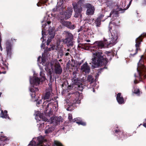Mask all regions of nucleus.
Wrapping results in <instances>:
<instances>
[{"label": "nucleus", "mask_w": 146, "mask_h": 146, "mask_svg": "<svg viewBox=\"0 0 146 146\" xmlns=\"http://www.w3.org/2000/svg\"><path fill=\"white\" fill-rule=\"evenodd\" d=\"M65 7L64 6L62 2L59 1L57 3L56 8L53 9L54 11H59L60 12V19L61 20V23L64 26L69 28L73 29L75 28L74 25L71 24V23L68 21H63L62 20H66L70 18L72 12V7L68 8L66 12H64Z\"/></svg>", "instance_id": "1"}, {"label": "nucleus", "mask_w": 146, "mask_h": 146, "mask_svg": "<svg viewBox=\"0 0 146 146\" xmlns=\"http://www.w3.org/2000/svg\"><path fill=\"white\" fill-rule=\"evenodd\" d=\"M92 53V63L93 65L92 66L93 68L98 66L106 64L108 62V60L111 59L112 55L110 52H106V54L105 55H103L100 51Z\"/></svg>", "instance_id": "2"}, {"label": "nucleus", "mask_w": 146, "mask_h": 146, "mask_svg": "<svg viewBox=\"0 0 146 146\" xmlns=\"http://www.w3.org/2000/svg\"><path fill=\"white\" fill-rule=\"evenodd\" d=\"M34 76L33 78H30V81L31 84L32 85H33V86H31L30 89V91L32 93L31 94V96L32 98H35V96L36 92L38 91V89L34 86H37L38 85L40 82V79L37 77H36V74L34 72Z\"/></svg>", "instance_id": "3"}, {"label": "nucleus", "mask_w": 146, "mask_h": 146, "mask_svg": "<svg viewBox=\"0 0 146 146\" xmlns=\"http://www.w3.org/2000/svg\"><path fill=\"white\" fill-rule=\"evenodd\" d=\"M40 56L38 57L37 60L38 62H39L40 63L42 64L43 66H45V69L50 74V79H51L52 77L51 74H52V72L54 62H52L50 64L49 63H48V64L47 63L46 64L45 59L43 56L42 57V61L41 62H40Z\"/></svg>", "instance_id": "4"}, {"label": "nucleus", "mask_w": 146, "mask_h": 146, "mask_svg": "<svg viewBox=\"0 0 146 146\" xmlns=\"http://www.w3.org/2000/svg\"><path fill=\"white\" fill-rule=\"evenodd\" d=\"M60 41H58L56 43V45L52 44L51 45V47L46 48V50L47 51H49L51 50H55L58 51V56H59L61 57L63 55V46L60 45Z\"/></svg>", "instance_id": "5"}, {"label": "nucleus", "mask_w": 146, "mask_h": 146, "mask_svg": "<svg viewBox=\"0 0 146 146\" xmlns=\"http://www.w3.org/2000/svg\"><path fill=\"white\" fill-rule=\"evenodd\" d=\"M82 0L79 1L76 5L75 3H73V6L74 11L75 12L74 17H78L79 16H82L81 12L82 11Z\"/></svg>", "instance_id": "6"}, {"label": "nucleus", "mask_w": 146, "mask_h": 146, "mask_svg": "<svg viewBox=\"0 0 146 146\" xmlns=\"http://www.w3.org/2000/svg\"><path fill=\"white\" fill-rule=\"evenodd\" d=\"M64 34L65 35L66 38L64 40V42L68 46H72L73 44V36L72 35L68 32H64Z\"/></svg>", "instance_id": "7"}, {"label": "nucleus", "mask_w": 146, "mask_h": 146, "mask_svg": "<svg viewBox=\"0 0 146 146\" xmlns=\"http://www.w3.org/2000/svg\"><path fill=\"white\" fill-rule=\"evenodd\" d=\"M143 58V56L141 55V58L138 64V67L137 68V71L139 77L143 75V72H145L146 71V68L140 62V61Z\"/></svg>", "instance_id": "8"}, {"label": "nucleus", "mask_w": 146, "mask_h": 146, "mask_svg": "<svg viewBox=\"0 0 146 146\" xmlns=\"http://www.w3.org/2000/svg\"><path fill=\"white\" fill-rule=\"evenodd\" d=\"M105 43L101 41H98L95 42L94 44V46L92 47V49L94 51L96 50H98L100 49H101L104 47L105 44H106Z\"/></svg>", "instance_id": "9"}, {"label": "nucleus", "mask_w": 146, "mask_h": 146, "mask_svg": "<svg viewBox=\"0 0 146 146\" xmlns=\"http://www.w3.org/2000/svg\"><path fill=\"white\" fill-rule=\"evenodd\" d=\"M110 37V38L108 39V41L109 42V43H108V44H111L113 45L115 44L117 42V40L118 38L117 33L116 32L111 33V35Z\"/></svg>", "instance_id": "10"}, {"label": "nucleus", "mask_w": 146, "mask_h": 146, "mask_svg": "<svg viewBox=\"0 0 146 146\" xmlns=\"http://www.w3.org/2000/svg\"><path fill=\"white\" fill-rule=\"evenodd\" d=\"M68 118L70 121L71 122H76V123L79 125L80 124L83 125H85L86 123L80 120V119L79 118H76L74 119H72V115L71 114H69L68 115Z\"/></svg>", "instance_id": "11"}, {"label": "nucleus", "mask_w": 146, "mask_h": 146, "mask_svg": "<svg viewBox=\"0 0 146 146\" xmlns=\"http://www.w3.org/2000/svg\"><path fill=\"white\" fill-rule=\"evenodd\" d=\"M55 32L54 28H49V36H48V38L47 43V45L49 44L50 42L51 41V39L53 38L54 37Z\"/></svg>", "instance_id": "12"}, {"label": "nucleus", "mask_w": 146, "mask_h": 146, "mask_svg": "<svg viewBox=\"0 0 146 146\" xmlns=\"http://www.w3.org/2000/svg\"><path fill=\"white\" fill-rule=\"evenodd\" d=\"M86 7L87 8L86 14L87 15H92L94 13V8L93 6H92L90 4L87 3L86 5Z\"/></svg>", "instance_id": "13"}, {"label": "nucleus", "mask_w": 146, "mask_h": 146, "mask_svg": "<svg viewBox=\"0 0 146 146\" xmlns=\"http://www.w3.org/2000/svg\"><path fill=\"white\" fill-rule=\"evenodd\" d=\"M54 66L55 73L56 74H60L62 72V69L59 63L57 61H55Z\"/></svg>", "instance_id": "14"}, {"label": "nucleus", "mask_w": 146, "mask_h": 146, "mask_svg": "<svg viewBox=\"0 0 146 146\" xmlns=\"http://www.w3.org/2000/svg\"><path fill=\"white\" fill-rule=\"evenodd\" d=\"M141 36H139L136 40V44L135 46L136 47V52L134 54H131L130 56L132 57L134 56L135 55L137 54V51L140 50L139 46L140 44L141 41Z\"/></svg>", "instance_id": "15"}, {"label": "nucleus", "mask_w": 146, "mask_h": 146, "mask_svg": "<svg viewBox=\"0 0 146 146\" xmlns=\"http://www.w3.org/2000/svg\"><path fill=\"white\" fill-rule=\"evenodd\" d=\"M50 17L47 15L44 17V20L42 21V27L43 28H45L46 26L50 23Z\"/></svg>", "instance_id": "16"}, {"label": "nucleus", "mask_w": 146, "mask_h": 146, "mask_svg": "<svg viewBox=\"0 0 146 146\" xmlns=\"http://www.w3.org/2000/svg\"><path fill=\"white\" fill-rule=\"evenodd\" d=\"M81 69L82 71L86 73H88L90 72V68L86 62L81 66Z\"/></svg>", "instance_id": "17"}, {"label": "nucleus", "mask_w": 146, "mask_h": 146, "mask_svg": "<svg viewBox=\"0 0 146 146\" xmlns=\"http://www.w3.org/2000/svg\"><path fill=\"white\" fill-rule=\"evenodd\" d=\"M76 98H75L76 103H79L80 101L82 98V93H80L78 92H77L75 93Z\"/></svg>", "instance_id": "18"}, {"label": "nucleus", "mask_w": 146, "mask_h": 146, "mask_svg": "<svg viewBox=\"0 0 146 146\" xmlns=\"http://www.w3.org/2000/svg\"><path fill=\"white\" fill-rule=\"evenodd\" d=\"M121 93H119L117 95L116 99L117 102L119 104H122L124 103V102L123 97L121 96Z\"/></svg>", "instance_id": "19"}, {"label": "nucleus", "mask_w": 146, "mask_h": 146, "mask_svg": "<svg viewBox=\"0 0 146 146\" xmlns=\"http://www.w3.org/2000/svg\"><path fill=\"white\" fill-rule=\"evenodd\" d=\"M54 128L52 127H49L48 125L46 126L45 129V133L46 134H48L52 132L54 130Z\"/></svg>", "instance_id": "20"}, {"label": "nucleus", "mask_w": 146, "mask_h": 146, "mask_svg": "<svg viewBox=\"0 0 146 146\" xmlns=\"http://www.w3.org/2000/svg\"><path fill=\"white\" fill-rule=\"evenodd\" d=\"M7 112L6 110H5L4 112L3 110H1V113L0 114V117L3 118H9V117L7 114Z\"/></svg>", "instance_id": "21"}, {"label": "nucleus", "mask_w": 146, "mask_h": 146, "mask_svg": "<svg viewBox=\"0 0 146 146\" xmlns=\"http://www.w3.org/2000/svg\"><path fill=\"white\" fill-rule=\"evenodd\" d=\"M78 81V80L77 78H73L72 80V81L74 82L75 84H76L78 85V89L79 90L82 91L83 89V87L82 85V84H80V85L77 84V83Z\"/></svg>", "instance_id": "22"}, {"label": "nucleus", "mask_w": 146, "mask_h": 146, "mask_svg": "<svg viewBox=\"0 0 146 146\" xmlns=\"http://www.w3.org/2000/svg\"><path fill=\"white\" fill-rule=\"evenodd\" d=\"M40 66V69H41V71L40 72V75L42 77V81H44L45 80V75L43 72H42V68Z\"/></svg>", "instance_id": "23"}, {"label": "nucleus", "mask_w": 146, "mask_h": 146, "mask_svg": "<svg viewBox=\"0 0 146 146\" xmlns=\"http://www.w3.org/2000/svg\"><path fill=\"white\" fill-rule=\"evenodd\" d=\"M95 23L96 26L97 27H99L101 24L100 18H98L95 21Z\"/></svg>", "instance_id": "24"}, {"label": "nucleus", "mask_w": 146, "mask_h": 146, "mask_svg": "<svg viewBox=\"0 0 146 146\" xmlns=\"http://www.w3.org/2000/svg\"><path fill=\"white\" fill-rule=\"evenodd\" d=\"M7 51V53L8 55H10L11 54V46L10 45H9L6 46Z\"/></svg>", "instance_id": "25"}, {"label": "nucleus", "mask_w": 146, "mask_h": 146, "mask_svg": "<svg viewBox=\"0 0 146 146\" xmlns=\"http://www.w3.org/2000/svg\"><path fill=\"white\" fill-rule=\"evenodd\" d=\"M50 92H46L44 97V100L48 99L50 97Z\"/></svg>", "instance_id": "26"}, {"label": "nucleus", "mask_w": 146, "mask_h": 146, "mask_svg": "<svg viewBox=\"0 0 146 146\" xmlns=\"http://www.w3.org/2000/svg\"><path fill=\"white\" fill-rule=\"evenodd\" d=\"M88 80L90 82V83H92L94 81V79L91 76L89 75L88 76L87 78Z\"/></svg>", "instance_id": "27"}, {"label": "nucleus", "mask_w": 146, "mask_h": 146, "mask_svg": "<svg viewBox=\"0 0 146 146\" xmlns=\"http://www.w3.org/2000/svg\"><path fill=\"white\" fill-rule=\"evenodd\" d=\"M54 144L56 145V146H63L60 142L58 141H54Z\"/></svg>", "instance_id": "28"}, {"label": "nucleus", "mask_w": 146, "mask_h": 146, "mask_svg": "<svg viewBox=\"0 0 146 146\" xmlns=\"http://www.w3.org/2000/svg\"><path fill=\"white\" fill-rule=\"evenodd\" d=\"M114 21L115 22L112 21L110 22L109 24L110 25L111 24H113L115 25H118V23H119V22L117 21V20L116 19H115Z\"/></svg>", "instance_id": "29"}, {"label": "nucleus", "mask_w": 146, "mask_h": 146, "mask_svg": "<svg viewBox=\"0 0 146 146\" xmlns=\"http://www.w3.org/2000/svg\"><path fill=\"white\" fill-rule=\"evenodd\" d=\"M44 120H45L46 121L48 122H50V123H53L54 122V119L53 118L52 119V118H51L50 119V120H48V119H44Z\"/></svg>", "instance_id": "30"}, {"label": "nucleus", "mask_w": 146, "mask_h": 146, "mask_svg": "<svg viewBox=\"0 0 146 146\" xmlns=\"http://www.w3.org/2000/svg\"><path fill=\"white\" fill-rule=\"evenodd\" d=\"M42 37L41 38V40H42V39H43L42 42H43V40H44V36L45 35V34H44V32L43 30L42 31Z\"/></svg>", "instance_id": "31"}, {"label": "nucleus", "mask_w": 146, "mask_h": 146, "mask_svg": "<svg viewBox=\"0 0 146 146\" xmlns=\"http://www.w3.org/2000/svg\"><path fill=\"white\" fill-rule=\"evenodd\" d=\"M115 14V16H117L118 14L116 13V12H111L110 13V15H113V16H114V14Z\"/></svg>", "instance_id": "32"}, {"label": "nucleus", "mask_w": 146, "mask_h": 146, "mask_svg": "<svg viewBox=\"0 0 146 146\" xmlns=\"http://www.w3.org/2000/svg\"><path fill=\"white\" fill-rule=\"evenodd\" d=\"M6 140V138L5 137H1V138H0V142L1 141H5Z\"/></svg>", "instance_id": "33"}, {"label": "nucleus", "mask_w": 146, "mask_h": 146, "mask_svg": "<svg viewBox=\"0 0 146 146\" xmlns=\"http://www.w3.org/2000/svg\"><path fill=\"white\" fill-rule=\"evenodd\" d=\"M55 120H56L58 121H60V119H61V117H54Z\"/></svg>", "instance_id": "34"}, {"label": "nucleus", "mask_w": 146, "mask_h": 146, "mask_svg": "<svg viewBox=\"0 0 146 146\" xmlns=\"http://www.w3.org/2000/svg\"><path fill=\"white\" fill-rule=\"evenodd\" d=\"M139 93V89H137V90H135L134 92V93L136 94H138Z\"/></svg>", "instance_id": "35"}, {"label": "nucleus", "mask_w": 146, "mask_h": 146, "mask_svg": "<svg viewBox=\"0 0 146 146\" xmlns=\"http://www.w3.org/2000/svg\"><path fill=\"white\" fill-rule=\"evenodd\" d=\"M52 104H53V103L52 102H51L50 103H49L47 105L46 107L47 108H49V106H51V105H52Z\"/></svg>", "instance_id": "36"}, {"label": "nucleus", "mask_w": 146, "mask_h": 146, "mask_svg": "<svg viewBox=\"0 0 146 146\" xmlns=\"http://www.w3.org/2000/svg\"><path fill=\"white\" fill-rule=\"evenodd\" d=\"M45 45L43 43H42L41 46V48H44Z\"/></svg>", "instance_id": "37"}, {"label": "nucleus", "mask_w": 146, "mask_h": 146, "mask_svg": "<svg viewBox=\"0 0 146 146\" xmlns=\"http://www.w3.org/2000/svg\"><path fill=\"white\" fill-rule=\"evenodd\" d=\"M131 1H132V0H131L130 2H129V5H127V8L126 9H128L131 3Z\"/></svg>", "instance_id": "38"}, {"label": "nucleus", "mask_w": 146, "mask_h": 146, "mask_svg": "<svg viewBox=\"0 0 146 146\" xmlns=\"http://www.w3.org/2000/svg\"><path fill=\"white\" fill-rule=\"evenodd\" d=\"M42 102V101L41 100H40L39 101L37 102V106H38V105L39 104H40Z\"/></svg>", "instance_id": "39"}, {"label": "nucleus", "mask_w": 146, "mask_h": 146, "mask_svg": "<svg viewBox=\"0 0 146 146\" xmlns=\"http://www.w3.org/2000/svg\"><path fill=\"white\" fill-rule=\"evenodd\" d=\"M143 126L146 128V123H144L143 124Z\"/></svg>", "instance_id": "40"}, {"label": "nucleus", "mask_w": 146, "mask_h": 146, "mask_svg": "<svg viewBox=\"0 0 146 146\" xmlns=\"http://www.w3.org/2000/svg\"><path fill=\"white\" fill-rule=\"evenodd\" d=\"M69 54V53L68 52L66 53L65 54L66 56H68Z\"/></svg>", "instance_id": "41"}, {"label": "nucleus", "mask_w": 146, "mask_h": 146, "mask_svg": "<svg viewBox=\"0 0 146 146\" xmlns=\"http://www.w3.org/2000/svg\"><path fill=\"white\" fill-rule=\"evenodd\" d=\"M87 42H90V40H87Z\"/></svg>", "instance_id": "42"}, {"label": "nucleus", "mask_w": 146, "mask_h": 146, "mask_svg": "<svg viewBox=\"0 0 146 146\" xmlns=\"http://www.w3.org/2000/svg\"><path fill=\"white\" fill-rule=\"evenodd\" d=\"M134 82L135 84H136L137 83L136 82V81H134Z\"/></svg>", "instance_id": "43"}, {"label": "nucleus", "mask_w": 146, "mask_h": 146, "mask_svg": "<svg viewBox=\"0 0 146 146\" xmlns=\"http://www.w3.org/2000/svg\"><path fill=\"white\" fill-rule=\"evenodd\" d=\"M46 101L44 102V103H43V105H44V104L46 103Z\"/></svg>", "instance_id": "44"}, {"label": "nucleus", "mask_w": 146, "mask_h": 146, "mask_svg": "<svg viewBox=\"0 0 146 146\" xmlns=\"http://www.w3.org/2000/svg\"><path fill=\"white\" fill-rule=\"evenodd\" d=\"M145 4H146V0H144Z\"/></svg>", "instance_id": "45"}, {"label": "nucleus", "mask_w": 146, "mask_h": 146, "mask_svg": "<svg viewBox=\"0 0 146 146\" xmlns=\"http://www.w3.org/2000/svg\"><path fill=\"white\" fill-rule=\"evenodd\" d=\"M1 92H0V97H1Z\"/></svg>", "instance_id": "46"}, {"label": "nucleus", "mask_w": 146, "mask_h": 146, "mask_svg": "<svg viewBox=\"0 0 146 146\" xmlns=\"http://www.w3.org/2000/svg\"><path fill=\"white\" fill-rule=\"evenodd\" d=\"M118 132V130H116L115 131V132Z\"/></svg>", "instance_id": "47"}, {"label": "nucleus", "mask_w": 146, "mask_h": 146, "mask_svg": "<svg viewBox=\"0 0 146 146\" xmlns=\"http://www.w3.org/2000/svg\"><path fill=\"white\" fill-rule=\"evenodd\" d=\"M69 50H70L69 49H68L67 50V51H69Z\"/></svg>", "instance_id": "48"}, {"label": "nucleus", "mask_w": 146, "mask_h": 146, "mask_svg": "<svg viewBox=\"0 0 146 146\" xmlns=\"http://www.w3.org/2000/svg\"><path fill=\"white\" fill-rule=\"evenodd\" d=\"M62 129H64V127H63L62 128Z\"/></svg>", "instance_id": "49"}, {"label": "nucleus", "mask_w": 146, "mask_h": 146, "mask_svg": "<svg viewBox=\"0 0 146 146\" xmlns=\"http://www.w3.org/2000/svg\"><path fill=\"white\" fill-rule=\"evenodd\" d=\"M37 6H39V5H38V3H37Z\"/></svg>", "instance_id": "50"}, {"label": "nucleus", "mask_w": 146, "mask_h": 146, "mask_svg": "<svg viewBox=\"0 0 146 146\" xmlns=\"http://www.w3.org/2000/svg\"><path fill=\"white\" fill-rule=\"evenodd\" d=\"M103 17V15H102V16H101V17Z\"/></svg>", "instance_id": "51"}, {"label": "nucleus", "mask_w": 146, "mask_h": 146, "mask_svg": "<svg viewBox=\"0 0 146 146\" xmlns=\"http://www.w3.org/2000/svg\"><path fill=\"white\" fill-rule=\"evenodd\" d=\"M0 146H2L1 144H0Z\"/></svg>", "instance_id": "52"}, {"label": "nucleus", "mask_w": 146, "mask_h": 146, "mask_svg": "<svg viewBox=\"0 0 146 146\" xmlns=\"http://www.w3.org/2000/svg\"><path fill=\"white\" fill-rule=\"evenodd\" d=\"M135 77H136L135 74Z\"/></svg>", "instance_id": "53"}, {"label": "nucleus", "mask_w": 146, "mask_h": 146, "mask_svg": "<svg viewBox=\"0 0 146 146\" xmlns=\"http://www.w3.org/2000/svg\"><path fill=\"white\" fill-rule=\"evenodd\" d=\"M47 102H48V100H47Z\"/></svg>", "instance_id": "54"}, {"label": "nucleus", "mask_w": 146, "mask_h": 146, "mask_svg": "<svg viewBox=\"0 0 146 146\" xmlns=\"http://www.w3.org/2000/svg\"><path fill=\"white\" fill-rule=\"evenodd\" d=\"M50 108L51 109V107H50Z\"/></svg>", "instance_id": "55"}]
</instances>
